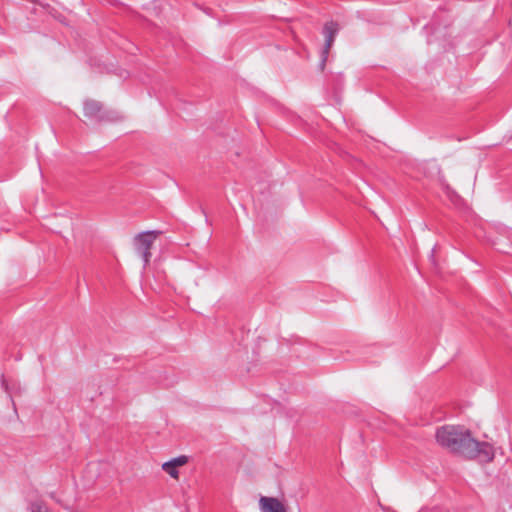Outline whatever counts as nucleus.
<instances>
[{
    "instance_id": "obj_6",
    "label": "nucleus",
    "mask_w": 512,
    "mask_h": 512,
    "mask_svg": "<svg viewBox=\"0 0 512 512\" xmlns=\"http://www.w3.org/2000/svg\"><path fill=\"white\" fill-rule=\"evenodd\" d=\"M259 507L261 512H287L283 503L275 497L261 496Z\"/></svg>"
},
{
    "instance_id": "obj_7",
    "label": "nucleus",
    "mask_w": 512,
    "mask_h": 512,
    "mask_svg": "<svg viewBox=\"0 0 512 512\" xmlns=\"http://www.w3.org/2000/svg\"><path fill=\"white\" fill-rule=\"evenodd\" d=\"M162 469H163L167 474H169L172 478L178 479V477H179V472H178L177 468L173 466V464H172V463L165 462V463L162 465Z\"/></svg>"
},
{
    "instance_id": "obj_4",
    "label": "nucleus",
    "mask_w": 512,
    "mask_h": 512,
    "mask_svg": "<svg viewBox=\"0 0 512 512\" xmlns=\"http://www.w3.org/2000/svg\"><path fill=\"white\" fill-rule=\"evenodd\" d=\"M474 445H469L468 450L471 453H466L467 458H479L483 462L492 461L494 458L493 447L487 442H479L472 438Z\"/></svg>"
},
{
    "instance_id": "obj_2",
    "label": "nucleus",
    "mask_w": 512,
    "mask_h": 512,
    "mask_svg": "<svg viewBox=\"0 0 512 512\" xmlns=\"http://www.w3.org/2000/svg\"><path fill=\"white\" fill-rule=\"evenodd\" d=\"M158 234H160L158 231H147L138 234L134 238V246L136 252L143 258L144 266H146L150 261V249Z\"/></svg>"
},
{
    "instance_id": "obj_9",
    "label": "nucleus",
    "mask_w": 512,
    "mask_h": 512,
    "mask_svg": "<svg viewBox=\"0 0 512 512\" xmlns=\"http://www.w3.org/2000/svg\"><path fill=\"white\" fill-rule=\"evenodd\" d=\"M168 462L172 463L174 467L178 468L180 466L185 465L188 462V458L186 456L182 455V456L176 457Z\"/></svg>"
},
{
    "instance_id": "obj_5",
    "label": "nucleus",
    "mask_w": 512,
    "mask_h": 512,
    "mask_svg": "<svg viewBox=\"0 0 512 512\" xmlns=\"http://www.w3.org/2000/svg\"><path fill=\"white\" fill-rule=\"evenodd\" d=\"M339 31V26L336 22L330 21L325 24L323 34L325 36V45L321 53V67L325 66L328 58L330 48L332 47L335 37Z\"/></svg>"
},
{
    "instance_id": "obj_3",
    "label": "nucleus",
    "mask_w": 512,
    "mask_h": 512,
    "mask_svg": "<svg viewBox=\"0 0 512 512\" xmlns=\"http://www.w3.org/2000/svg\"><path fill=\"white\" fill-rule=\"evenodd\" d=\"M84 115L88 117L89 119L95 120V121H104V120H111L116 121L120 117L116 114L111 112V116L103 111L102 104L95 100H86L84 102Z\"/></svg>"
},
{
    "instance_id": "obj_8",
    "label": "nucleus",
    "mask_w": 512,
    "mask_h": 512,
    "mask_svg": "<svg viewBox=\"0 0 512 512\" xmlns=\"http://www.w3.org/2000/svg\"><path fill=\"white\" fill-rule=\"evenodd\" d=\"M31 512H52L43 502L37 501L31 504Z\"/></svg>"
},
{
    "instance_id": "obj_1",
    "label": "nucleus",
    "mask_w": 512,
    "mask_h": 512,
    "mask_svg": "<svg viewBox=\"0 0 512 512\" xmlns=\"http://www.w3.org/2000/svg\"><path fill=\"white\" fill-rule=\"evenodd\" d=\"M436 441L440 446L464 457L466 453H471L468 450V446L474 445L468 430L453 425H445L438 428L436 431Z\"/></svg>"
}]
</instances>
